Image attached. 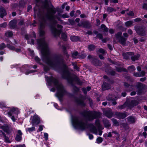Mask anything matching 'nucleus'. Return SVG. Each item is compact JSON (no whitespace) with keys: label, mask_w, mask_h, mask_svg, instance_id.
<instances>
[{"label":"nucleus","mask_w":147,"mask_h":147,"mask_svg":"<svg viewBox=\"0 0 147 147\" xmlns=\"http://www.w3.org/2000/svg\"><path fill=\"white\" fill-rule=\"evenodd\" d=\"M47 82L48 85L50 86L52 83L56 86L57 91L56 94V96L58 98L59 101L62 102L63 101V97L66 94H67L69 96L74 97L75 102L78 105L82 107H84L86 105L84 100L86 99L85 96H82L78 98L75 97L74 95L70 93L67 92L64 86L62 84H59L58 80L52 76L47 77L46 78Z\"/></svg>","instance_id":"f257e3e1"},{"label":"nucleus","mask_w":147,"mask_h":147,"mask_svg":"<svg viewBox=\"0 0 147 147\" xmlns=\"http://www.w3.org/2000/svg\"><path fill=\"white\" fill-rule=\"evenodd\" d=\"M57 59H58L56 63L51 64V66L54 67L60 64L62 65L63 73L61 74L62 78L66 80L68 83L71 85L74 93H77L79 92L80 88L75 85L73 82L75 81L78 84L80 85H82V82L80 81V78L76 75L73 74V76H71V73L68 71V67L65 63H63V59H59L58 58Z\"/></svg>","instance_id":"f03ea898"},{"label":"nucleus","mask_w":147,"mask_h":147,"mask_svg":"<svg viewBox=\"0 0 147 147\" xmlns=\"http://www.w3.org/2000/svg\"><path fill=\"white\" fill-rule=\"evenodd\" d=\"M59 59H63V63H65V61L62 55L61 54L57 55H55L54 57L52 58L50 57V54L49 53H44L42 54V59L43 61L45 62L49 66L43 64V65H41L43 66V69L44 71L46 73L48 72L50 69L51 68L52 69H55L56 68H60L62 71V73H63V71L62 69V64H60L56 65L55 66L52 67L51 64L56 63L57 62V58Z\"/></svg>","instance_id":"7ed1b4c3"},{"label":"nucleus","mask_w":147,"mask_h":147,"mask_svg":"<svg viewBox=\"0 0 147 147\" xmlns=\"http://www.w3.org/2000/svg\"><path fill=\"white\" fill-rule=\"evenodd\" d=\"M78 116L71 115L72 123L75 128L83 131L89 128L90 131L93 133L96 131V128L93 124H89L87 121L84 122L82 120H80Z\"/></svg>","instance_id":"20e7f679"},{"label":"nucleus","mask_w":147,"mask_h":147,"mask_svg":"<svg viewBox=\"0 0 147 147\" xmlns=\"http://www.w3.org/2000/svg\"><path fill=\"white\" fill-rule=\"evenodd\" d=\"M80 114L84 117H86L87 119L89 121L100 117L101 115L100 112L96 111L93 112L92 111H87L86 110L81 112Z\"/></svg>","instance_id":"39448f33"},{"label":"nucleus","mask_w":147,"mask_h":147,"mask_svg":"<svg viewBox=\"0 0 147 147\" xmlns=\"http://www.w3.org/2000/svg\"><path fill=\"white\" fill-rule=\"evenodd\" d=\"M46 18L47 20L52 22V24L50 26L52 34L55 37L59 36L62 32V31L61 30H58V29L55 27V25L57 23V21L54 19H52L48 18Z\"/></svg>","instance_id":"423d86ee"},{"label":"nucleus","mask_w":147,"mask_h":147,"mask_svg":"<svg viewBox=\"0 0 147 147\" xmlns=\"http://www.w3.org/2000/svg\"><path fill=\"white\" fill-rule=\"evenodd\" d=\"M130 86L131 88L135 87L137 89L136 92L137 94L140 95L143 92V90L145 89V85L141 82H138L135 85L130 84Z\"/></svg>","instance_id":"0eeeda50"},{"label":"nucleus","mask_w":147,"mask_h":147,"mask_svg":"<svg viewBox=\"0 0 147 147\" xmlns=\"http://www.w3.org/2000/svg\"><path fill=\"white\" fill-rule=\"evenodd\" d=\"M135 30L137 34L141 36H144L146 35L145 27L143 26H136Z\"/></svg>","instance_id":"6e6552de"},{"label":"nucleus","mask_w":147,"mask_h":147,"mask_svg":"<svg viewBox=\"0 0 147 147\" xmlns=\"http://www.w3.org/2000/svg\"><path fill=\"white\" fill-rule=\"evenodd\" d=\"M87 58L90 61L91 64L95 66H101L102 65V63L99 59L93 57L91 55H88Z\"/></svg>","instance_id":"1a4fd4ad"},{"label":"nucleus","mask_w":147,"mask_h":147,"mask_svg":"<svg viewBox=\"0 0 147 147\" xmlns=\"http://www.w3.org/2000/svg\"><path fill=\"white\" fill-rule=\"evenodd\" d=\"M122 32L119 31L115 34V36L119 40V42L121 45H125L126 42L127 38H126L121 36Z\"/></svg>","instance_id":"9d476101"},{"label":"nucleus","mask_w":147,"mask_h":147,"mask_svg":"<svg viewBox=\"0 0 147 147\" xmlns=\"http://www.w3.org/2000/svg\"><path fill=\"white\" fill-rule=\"evenodd\" d=\"M52 7L49 8V9L50 10L49 13L51 15L49 16L48 15H46V18H50L54 19H57V17H58L57 15H55V14L56 13L57 10L56 9V8H55L53 5H51Z\"/></svg>","instance_id":"9b49d317"},{"label":"nucleus","mask_w":147,"mask_h":147,"mask_svg":"<svg viewBox=\"0 0 147 147\" xmlns=\"http://www.w3.org/2000/svg\"><path fill=\"white\" fill-rule=\"evenodd\" d=\"M36 41L40 49H42L44 48L48 47V45L45 42L44 38L38 39Z\"/></svg>","instance_id":"f8f14e48"},{"label":"nucleus","mask_w":147,"mask_h":147,"mask_svg":"<svg viewBox=\"0 0 147 147\" xmlns=\"http://www.w3.org/2000/svg\"><path fill=\"white\" fill-rule=\"evenodd\" d=\"M79 27H82L87 29H90L92 27V25L90 22L87 20L81 21L80 22L77 24Z\"/></svg>","instance_id":"ddd939ff"},{"label":"nucleus","mask_w":147,"mask_h":147,"mask_svg":"<svg viewBox=\"0 0 147 147\" xmlns=\"http://www.w3.org/2000/svg\"><path fill=\"white\" fill-rule=\"evenodd\" d=\"M30 122L31 123L32 126L38 125L40 123V118L37 115L33 116L32 119L30 120Z\"/></svg>","instance_id":"4468645a"},{"label":"nucleus","mask_w":147,"mask_h":147,"mask_svg":"<svg viewBox=\"0 0 147 147\" xmlns=\"http://www.w3.org/2000/svg\"><path fill=\"white\" fill-rule=\"evenodd\" d=\"M115 114L116 118L119 119H124L127 116V113L125 111L123 112H115Z\"/></svg>","instance_id":"2eb2a0df"},{"label":"nucleus","mask_w":147,"mask_h":147,"mask_svg":"<svg viewBox=\"0 0 147 147\" xmlns=\"http://www.w3.org/2000/svg\"><path fill=\"white\" fill-rule=\"evenodd\" d=\"M0 129H2L3 131L8 135L10 134L12 132V129H10L9 126L7 124L2 125L0 124Z\"/></svg>","instance_id":"dca6fc26"},{"label":"nucleus","mask_w":147,"mask_h":147,"mask_svg":"<svg viewBox=\"0 0 147 147\" xmlns=\"http://www.w3.org/2000/svg\"><path fill=\"white\" fill-rule=\"evenodd\" d=\"M139 102L136 100H131L130 102H127L126 106L131 109L138 105Z\"/></svg>","instance_id":"f3484780"},{"label":"nucleus","mask_w":147,"mask_h":147,"mask_svg":"<svg viewBox=\"0 0 147 147\" xmlns=\"http://www.w3.org/2000/svg\"><path fill=\"white\" fill-rule=\"evenodd\" d=\"M134 55V53L132 52H127L126 53H123L122 54L123 59H124L128 60L130 59L129 57L133 56Z\"/></svg>","instance_id":"a211bd4d"},{"label":"nucleus","mask_w":147,"mask_h":147,"mask_svg":"<svg viewBox=\"0 0 147 147\" xmlns=\"http://www.w3.org/2000/svg\"><path fill=\"white\" fill-rule=\"evenodd\" d=\"M18 134L16 135V137L15 138V140L17 142H20L22 140V136L23 133L22 131L20 130H18L17 131Z\"/></svg>","instance_id":"6ab92c4d"},{"label":"nucleus","mask_w":147,"mask_h":147,"mask_svg":"<svg viewBox=\"0 0 147 147\" xmlns=\"http://www.w3.org/2000/svg\"><path fill=\"white\" fill-rule=\"evenodd\" d=\"M111 85L109 83L103 82L101 85L102 90L103 91L109 90L111 88Z\"/></svg>","instance_id":"aec40b11"},{"label":"nucleus","mask_w":147,"mask_h":147,"mask_svg":"<svg viewBox=\"0 0 147 147\" xmlns=\"http://www.w3.org/2000/svg\"><path fill=\"white\" fill-rule=\"evenodd\" d=\"M113 69H114L110 67V68L106 69L105 71L108 74L114 76L116 75V73Z\"/></svg>","instance_id":"412c9836"},{"label":"nucleus","mask_w":147,"mask_h":147,"mask_svg":"<svg viewBox=\"0 0 147 147\" xmlns=\"http://www.w3.org/2000/svg\"><path fill=\"white\" fill-rule=\"evenodd\" d=\"M7 14L6 9L2 7L0 8V17L3 18Z\"/></svg>","instance_id":"4be33fe9"},{"label":"nucleus","mask_w":147,"mask_h":147,"mask_svg":"<svg viewBox=\"0 0 147 147\" xmlns=\"http://www.w3.org/2000/svg\"><path fill=\"white\" fill-rule=\"evenodd\" d=\"M70 39L73 42L80 41L81 40L80 37L79 36L74 35L71 36L70 37Z\"/></svg>","instance_id":"5701e85b"},{"label":"nucleus","mask_w":147,"mask_h":147,"mask_svg":"<svg viewBox=\"0 0 147 147\" xmlns=\"http://www.w3.org/2000/svg\"><path fill=\"white\" fill-rule=\"evenodd\" d=\"M127 119L129 124H133L136 122L135 118L132 116H129L127 118Z\"/></svg>","instance_id":"b1692460"},{"label":"nucleus","mask_w":147,"mask_h":147,"mask_svg":"<svg viewBox=\"0 0 147 147\" xmlns=\"http://www.w3.org/2000/svg\"><path fill=\"white\" fill-rule=\"evenodd\" d=\"M9 25L11 29L15 28L17 27L16 22L13 20L10 21L9 22Z\"/></svg>","instance_id":"393cba45"},{"label":"nucleus","mask_w":147,"mask_h":147,"mask_svg":"<svg viewBox=\"0 0 147 147\" xmlns=\"http://www.w3.org/2000/svg\"><path fill=\"white\" fill-rule=\"evenodd\" d=\"M95 124L98 129H103L102 125L100 124V121L99 119H96L95 120Z\"/></svg>","instance_id":"a878e982"},{"label":"nucleus","mask_w":147,"mask_h":147,"mask_svg":"<svg viewBox=\"0 0 147 147\" xmlns=\"http://www.w3.org/2000/svg\"><path fill=\"white\" fill-rule=\"evenodd\" d=\"M103 122L105 127L109 129V127L111 126V125L109 121L108 120H103Z\"/></svg>","instance_id":"bb28decb"},{"label":"nucleus","mask_w":147,"mask_h":147,"mask_svg":"<svg viewBox=\"0 0 147 147\" xmlns=\"http://www.w3.org/2000/svg\"><path fill=\"white\" fill-rule=\"evenodd\" d=\"M116 71L118 72H127V70L125 68L123 67H116Z\"/></svg>","instance_id":"cd10ccee"},{"label":"nucleus","mask_w":147,"mask_h":147,"mask_svg":"<svg viewBox=\"0 0 147 147\" xmlns=\"http://www.w3.org/2000/svg\"><path fill=\"white\" fill-rule=\"evenodd\" d=\"M105 115L109 118H111L113 116V113L111 110H107L105 112Z\"/></svg>","instance_id":"c85d7f7f"},{"label":"nucleus","mask_w":147,"mask_h":147,"mask_svg":"<svg viewBox=\"0 0 147 147\" xmlns=\"http://www.w3.org/2000/svg\"><path fill=\"white\" fill-rule=\"evenodd\" d=\"M61 34V38L63 41L66 42L67 40V36L66 33L62 32Z\"/></svg>","instance_id":"c756f323"},{"label":"nucleus","mask_w":147,"mask_h":147,"mask_svg":"<svg viewBox=\"0 0 147 147\" xmlns=\"http://www.w3.org/2000/svg\"><path fill=\"white\" fill-rule=\"evenodd\" d=\"M91 89V87L90 86H88L86 88L83 87L82 88V90L84 94L86 95L87 94V92L90 91Z\"/></svg>","instance_id":"7c9ffc66"},{"label":"nucleus","mask_w":147,"mask_h":147,"mask_svg":"<svg viewBox=\"0 0 147 147\" xmlns=\"http://www.w3.org/2000/svg\"><path fill=\"white\" fill-rule=\"evenodd\" d=\"M96 48V46L93 44H91L88 45V49L90 52L94 51Z\"/></svg>","instance_id":"2f4dec72"},{"label":"nucleus","mask_w":147,"mask_h":147,"mask_svg":"<svg viewBox=\"0 0 147 147\" xmlns=\"http://www.w3.org/2000/svg\"><path fill=\"white\" fill-rule=\"evenodd\" d=\"M4 35L7 37H11L13 36V34L12 31H7L5 33Z\"/></svg>","instance_id":"473e14b6"},{"label":"nucleus","mask_w":147,"mask_h":147,"mask_svg":"<svg viewBox=\"0 0 147 147\" xmlns=\"http://www.w3.org/2000/svg\"><path fill=\"white\" fill-rule=\"evenodd\" d=\"M140 57V55L139 54H137L136 55H134L133 56H132L131 57V60L133 61H135L136 60L138 59Z\"/></svg>","instance_id":"72a5a7b5"},{"label":"nucleus","mask_w":147,"mask_h":147,"mask_svg":"<svg viewBox=\"0 0 147 147\" xmlns=\"http://www.w3.org/2000/svg\"><path fill=\"white\" fill-rule=\"evenodd\" d=\"M17 112L16 109L15 108H13L9 111L8 113L9 115L11 116L13 113H16Z\"/></svg>","instance_id":"f704fd0d"},{"label":"nucleus","mask_w":147,"mask_h":147,"mask_svg":"<svg viewBox=\"0 0 147 147\" xmlns=\"http://www.w3.org/2000/svg\"><path fill=\"white\" fill-rule=\"evenodd\" d=\"M35 61L40 65H43V63L41 62L40 59L37 56H36L34 58Z\"/></svg>","instance_id":"c9c22d12"},{"label":"nucleus","mask_w":147,"mask_h":147,"mask_svg":"<svg viewBox=\"0 0 147 147\" xmlns=\"http://www.w3.org/2000/svg\"><path fill=\"white\" fill-rule=\"evenodd\" d=\"M133 24V22L132 20H129L125 23V26L127 27H129L131 26Z\"/></svg>","instance_id":"e433bc0d"},{"label":"nucleus","mask_w":147,"mask_h":147,"mask_svg":"<svg viewBox=\"0 0 147 147\" xmlns=\"http://www.w3.org/2000/svg\"><path fill=\"white\" fill-rule=\"evenodd\" d=\"M72 65L73 66V68L74 69L78 71H80V68L78 66L76 63L73 62L72 63Z\"/></svg>","instance_id":"4c0bfd02"},{"label":"nucleus","mask_w":147,"mask_h":147,"mask_svg":"<svg viewBox=\"0 0 147 147\" xmlns=\"http://www.w3.org/2000/svg\"><path fill=\"white\" fill-rule=\"evenodd\" d=\"M35 131V128L34 127H27L26 129V131H28L30 133L32 132Z\"/></svg>","instance_id":"58836bf2"},{"label":"nucleus","mask_w":147,"mask_h":147,"mask_svg":"<svg viewBox=\"0 0 147 147\" xmlns=\"http://www.w3.org/2000/svg\"><path fill=\"white\" fill-rule=\"evenodd\" d=\"M25 4L26 3L25 1L23 0H21L19 1V7L24 8Z\"/></svg>","instance_id":"ea45409f"},{"label":"nucleus","mask_w":147,"mask_h":147,"mask_svg":"<svg viewBox=\"0 0 147 147\" xmlns=\"http://www.w3.org/2000/svg\"><path fill=\"white\" fill-rule=\"evenodd\" d=\"M39 35L40 37L44 36L45 34V32L44 30L41 28L39 30Z\"/></svg>","instance_id":"a19ab883"},{"label":"nucleus","mask_w":147,"mask_h":147,"mask_svg":"<svg viewBox=\"0 0 147 147\" xmlns=\"http://www.w3.org/2000/svg\"><path fill=\"white\" fill-rule=\"evenodd\" d=\"M63 50L64 55H65L67 57H68L69 55L68 54L66 47L63 46Z\"/></svg>","instance_id":"79ce46f5"},{"label":"nucleus","mask_w":147,"mask_h":147,"mask_svg":"<svg viewBox=\"0 0 147 147\" xmlns=\"http://www.w3.org/2000/svg\"><path fill=\"white\" fill-rule=\"evenodd\" d=\"M112 120L113 122V124L115 126H118L119 125V123L117 120L114 118H113Z\"/></svg>","instance_id":"37998d69"},{"label":"nucleus","mask_w":147,"mask_h":147,"mask_svg":"<svg viewBox=\"0 0 147 147\" xmlns=\"http://www.w3.org/2000/svg\"><path fill=\"white\" fill-rule=\"evenodd\" d=\"M86 53H82L81 54L79 55L78 57V58L80 59H84L86 57Z\"/></svg>","instance_id":"c03bdc74"},{"label":"nucleus","mask_w":147,"mask_h":147,"mask_svg":"<svg viewBox=\"0 0 147 147\" xmlns=\"http://www.w3.org/2000/svg\"><path fill=\"white\" fill-rule=\"evenodd\" d=\"M43 5L45 8L49 7V3L48 0H45L43 3Z\"/></svg>","instance_id":"a18cd8bd"},{"label":"nucleus","mask_w":147,"mask_h":147,"mask_svg":"<svg viewBox=\"0 0 147 147\" xmlns=\"http://www.w3.org/2000/svg\"><path fill=\"white\" fill-rule=\"evenodd\" d=\"M107 12L109 13L112 12L115 10L114 8L111 7H108L107 8Z\"/></svg>","instance_id":"49530a36"},{"label":"nucleus","mask_w":147,"mask_h":147,"mask_svg":"<svg viewBox=\"0 0 147 147\" xmlns=\"http://www.w3.org/2000/svg\"><path fill=\"white\" fill-rule=\"evenodd\" d=\"M79 55L78 52L77 51H75L73 52L72 53L71 55L72 57L74 58H76V57L78 56Z\"/></svg>","instance_id":"de8ad7c7"},{"label":"nucleus","mask_w":147,"mask_h":147,"mask_svg":"<svg viewBox=\"0 0 147 147\" xmlns=\"http://www.w3.org/2000/svg\"><path fill=\"white\" fill-rule=\"evenodd\" d=\"M18 6V4L17 3H14L11 5V8L13 10H15Z\"/></svg>","instance_id":"09e8293b"},{"label":"nucleus","mask_w":147,"mask_h":147,"mask_svg":"<svg viewBox=\"0 0 147 147\" xmlns=\"http://www.w3.org/2000/svg\"><path fill=\"white\" fill-rule=\"evenodd\" d=\"M102 138L100 137L97 138L96 140V141L97 142V143L98 144H100V143H101L102 142Z\"/></svg>","instance_id":"8fccbe9b"},{"label":"nucleus","mask_w":147,"mask_h":147,"mask_svg":"<svg viewBox=\"0 0 147 147\" xmlns=\"http://www.w3.org/2000/svg\"><path fill=\"white\" fill-rule=\"evenodd\" d=\"M36 71H37V70H36L32 69V70H29L28 71H27L26 73V74L27 75H28L30 74L35 72H36Z\"/></svg>","instance_id":"3c124183"},{"label":"nucleus","mask_w":147,"mask_h":147,"mask_svg":"<svg viewBox=\"0 0 147 147\" xmlns=\"http://www.w3.org/2000/svg\"><path fill=\"white\" fill-rule=\"evenodd\" d=\"M130 69H131L132 71H134L136 70V68L134 66V65H131L128 67L127 69L129 70Z\"/></svg>","instance_id":"603ef678"},{"label":"nucleus","mask_w":147,"mask_h":147,"mask_svg":"<svg viewBox=\"0 0 147 147\" xmlns=\"http://www.w3.org/2000/svg\"><path fill=\"white\" fill-rule=\"evenodd\" d=\"M6 47L5 44L3 42L0 44V50H3Z\"/></svg>","instance_id":"864d4df0"},{"label":"nucleus","mask_w":147,"mask_h":147,"mask_svg":"<svg viewBox=\"0 0 147 147\" xmlns=\"http://www.w3.org/2000/svg\"><path fill=\"white\" fill-rule=\"evenodd\" d=\"M126 103L127 102H125L123 105H120L118 106V107L120 109H124L126 107Z\"/></svg>","instance_id":"5fc2aeb1"},{"label":"nucleus","mask_w":147,"mask_h":147,"mask_svg":"<svg viewBox=\"0 0 147 147\" xmlns=\"http://www.w3.org/2000/svg\"><path fill=\"white\" fill-rule=\"evenodd\" d=\"M7 26V22H4L0 24V27L5 28Z\"/></svg>","instance_id":"6e6d98bb"},{"label":"nucleus","mask_w":147,"mask_h":147,"mask_svg":"<svg viewBox=\"0 0 147 147\" xmlns=\"http://www.w3.org/2000/svg\"><path fill=\"white\" fill-rule=\"evenodd\" d=\"M123 83V86L126 88H128L130 86V84L127 82H124Z\"/></svg>","instance_id":"4d7b16f0"},{"label":"nucleus","mask_w":147,"mask_h":147,"mask_svg":"<svg viewBox=\"0 0 147 147\" xmlns=\"http://www.w3.org/2000/svg\"><path fill=\"white\" fill-rule=\"evenodd\" d=\"M4 140V141L7 142H10L9 140V138L6 135H5L3 137Z\"/></svg>","instance_id":"13d9d810"},{"label":"nucleus","mask_w":147,"mask_h":147,"mask_svg":"<svg viewBox=\"0 0 147 147\" xmlns=\"http://www.w3.org/2000/svg\"><path fill=\"white\" fill-rule=\"evenodd\" d=\"M98 51L99 53H102L103 54H104L105 53V50L102 48L99 49L98 50Z\"/></svg>","instance_id":"bf43d9fd"},{"label":"nucleus","mask_w":147,"mask_h":147,"mask_svg":"<svg viewBox=\"0 0 147 147\" xmlns=\"http://www.w3.org/2000/svg\"><path fill=\"white\" fill-rule=\"evenodd\" d=\"M107 82H109V83L110 84H113L114 83V81L113 80H112L109 78H108V79L107 80Z\"/></svg>","instance_id":"052dcab7"},{"label":"nucleus","mask_w":147,"mask_h":147,"mask_svg":"<svg viewBox=\"0 0 147 147\" xmlns=\"http://www.w3.org/2000/svg\"><path fill=\"white\" fill-rule=\"evenodd\" d=\"M69 21L71 24L72 25H75V21L74 20L69 19Z\"/></svg>","instance_id":"680f3d73"},{"label":"nucleus","mask_w":147,"mask_h":147,"mask_svg":"<svg viewBox=\"0 0 147 147\" xmlns=\"http://www.w3.org/2000/svg\"><path fill=\"white\" fill-rule=\"evenodd\" d=\"M97 37L100 39H102L103 36L102 35L101 33H98L97 35Z\"/></svg>","instance_id":"e2e57ef3"},{"label":"nucleus","mask_w":147,"mask_h":147,"mask_svg":"<svg viewBox=\"0 0 147 147\" xmlns=\"http://www.w3.org/2000/svg\"><path fill=\"white\" fill-rule=\"evenodd\" d=\"M140 74H139V72H134V74L133 76L136 77H141V76L140 75Z\"/></svg>","instance_id":"0e129e2a"},{"label":"nucleus","mask_w":147,"mask_h":147,"mask_svg":"<svg viewBox=\"0 0 147 147\" xmlns=\"http://www.w3.org/2000/svg\"><path fill=\"white\" fill-rule=\"evenodd\" d=\"M44 138L46 140H47L48 139V134L47 133H44Z\"/></svg>","instance_id":"69168bd1"},{"label":"nucleus","mask_w":147,"mask_h":147,"mask_svg":"<svg viewBox=\"0 0 147 147\" xmlns=\"http://www.w3.org/2000/svg\"><path fill=\"white\" fill-rule=\"evenodd\" d=\"M32 36L30 35L29 36L28 34H26L25 35L24 38L26 40H28L30 38H31Z\"/></svg>","instance_id":"338daca9"},{"label":"nucleus","mask_w":147,"mask_h":147,"mask_svg":"<svg viewBox=\"0 0 147 147\" xmlns=\"http://www.w3.org/2000/svg\"><path fill=\"white\" fill-rule=\"evenodd\" d=\"M24 24V20H21L19 22L18 24L20 26H23Z\"/></svg>","instance_id":"774afa93"}]
</instances>
